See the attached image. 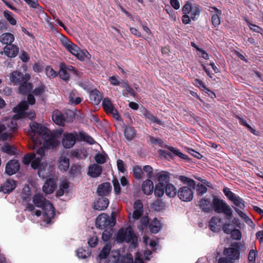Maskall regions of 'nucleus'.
Instances as JSON below:
<instances>
[{
  "label": "nucleus",
  "mask_w": 263,
  "mask_h": 263,
  "mask_svg": "<svg viewBox=\"0 0 263 263\" xmlns=\"http://www.w3.org/2000/svg\"><path fill=\"white\" fill-rule=\"evenodd\" d=\"M33 202L36 206L42 209L44 221L47 224L50 223L52 218L55 216L54 208L51 202L40 194L34 196Z\"/></svg>",
  "instance_id": "obj_1"
},
{
  "label": "nucleus",
  "mask_w": 263,
  "mask_h": 263,
  "mask_svg": "<svg viewBox=\"0 0 263 263\" xmlns=\"http://www.w3.org/2000/svg\"><path fill=\"white\" fill-rule=\"evenodd\" d=\"M29 126L30 130L28 131V134L31 137L35 148L42 145V138L47 137L50 130L46 127L35 122L30 123Z\"/></svg>",
  "instance_id": "obj_2"
},
{
  "label": "nucleus",
  "mask_w": 263,
  "mask_h": 263,
  "mask_svg": "<svg viewBox=\"0 0 263 263\" xmlns=\"http://www.w3.org/2000/svg\"><path fill=\"white\" fill-rule=\"evenodd\" d=\"M116 240L118 242L130 243L131 246L135 248L138 246V237L135 234L133 229L130 226L126 228H121L118 231Z\"/></svg>",
  "instance_id": "obj_3"
},
{
  "label": "nucleus",
  "mask_w": 263,
  "mask_h": 263,
  "mask_svg": "<svg viewBox=\"0 0 263 263\" xmlns=\"http://www.w3.org/2000/svg\"><path fill=\"white\" fill-rule=\"evenodd\" d=\"M223 192L228 199L235 205L234 209L239 216L245 220H246L247 215L240 210L245 208V201L239 196H236L235 194L233 193L230 189L227 187L223 188Z\"/></svg>",
  "instance_id": "obj_4"
},
{
  "label": "nucleus",
  "mask_w": 263,
  "mask_h": 263,
  "mask_svg": "<svg viewBox=\"0 0 263 263\" xmlns=\"http://www.w3.org/2000/svg\"><path fill=\"white\" fill-rule=\"evenodd\" d=\"M212 208L217 213H224L226 218L230 220L232 218V210L229 205L223 200L218 198L217 196L213 197Z\"/></svg>",
  "instance_id": "obj_5"
},
{
  "label": "nucleus",
  "mask_w": 263,
  "mask_h": 263,
  "mask_svg": "<svg viewBox=\"0 0 263 263\" xmlns=\"http://www.w3.org/2000/svg\"><path fill=\"white\" fill-rule=\"evenodd\" d=\"M64 47L72 54L76 56L77 58L80 61H84L87 58V55H90L88 52L86 50H81L77 45L73 43L68 40L63 41Z\"/></svg>",
  "instance_id": "obj_6"
},
{
  "label": "nucleus",
  "mask_w": 263,
  "mask_h": 263,
  "mask_svg": "<svg viewBox=\"0 0 263 263\" xmlns=\"http://www.w3.org/2000/svg\"><path fill=\"white\" fill-rule=\"evenodd\" d=\"M62 134V132H57L51 133L50 131L47 134V137L42 139V144L46 149H53L57 148L59 145L58 138Z\"/></svg>",
  "instance_id": "obj_7"
},
{
  "label": "nucleus",
  "mask_w": 263,
  "mask_h": 263,
  "mask_svg": "<svg viewBox=\"0 0 263 263\" xmlns=\"http://www.w3.org/2000/svg\"><path fill=\"white\" fill-rule=\"evenodd\" d=\"M116 222L115 218H110L107 214L102 213L97 217L96 226L100 229H105L109 227H114Z\"/></svg>",
  "instance_id": "obj_8"
},
{
  "label": "nucleus",
  "mask_w": 263,
  "mask_h": 263,
  "mask_svg": "<svg viewBox=\"0 0 263 263\" xmlns=\"http://www.w3.org/2000/svg\"><path fill=\"white\" fill-rule=\"evenodd\" d=\"M239 254L238 249L226 248L223 251L224 256L218 259V263H234V260L239 258Z\"/></svg>",
  "instance_id": "obj_9"
},
{
  "label": "nucleus",
  "mask_w": 263,
  "mask_h": 263,
  "mask_svg": "<svg viewBox=\"0 0 263 263\" xmlns=\"http://www.w3.org/2000/svg\"><path fill=\"white\" fill-rule=\"evenodd\" d=\"M192 187L183 186L180 187L177 193L178 197L182 201H191L193 198L194 190Z\"/></svg>",
  "instance_id": "obj_10"
},
{
  "label": "nucleus",
  "mask_w": 263,
  "mask_h": 263,
  "mask_svg": "<svg viewBox=\"0 0 263 263\" xmlns=\"http://www.w3.org/2000/svg\"><path fill=\"white\" fill-rule=\"evenodd\" d=\"M102 107L107 114L112 115L113 117L117 121H122V118L118 110L115 108L111 101L108 98L103 99Z\"/></svg>",
  "instance_id": "obj_11"
},
{
  "label": "nucleus",
  "mask_w": 263,
  "mask_h": 263,
  "mask_svg": "<svg viewBox=\"0 0 263 263\" xmlns=\"http://www.w3.org/2000/svg\"><path fill=\"white\" fill-rule=\"evenodd\" d=\"M78 136V134L75 133H65L63 135L62 139V144L64 147L66 148H71L76 143V137Z\"/></svg>",
  "instance_id": "obj_12"
},
{
  "label": "nucleus",
  "mask_w": 263,
  "mask_h": 263,
  "mask_svg": "<svg viewBox=\"0 0 263 263\" xmlns=\"http://www.w3.org/2000/svg\"><path fill=\"white\" fill-rule=\"evenodd\" d=\"M51 170L52 167L49 163L42 162L38 170L37 174L43 179H47L52 175Z\"/></svg>",
  "instance_id": "obj_13"
},
{
  "label": "nucleus",
  "mask_w": 263,
  "mask_h": 263,
  "mask_svg": "<svg viewBox=\"0 0 263 263\" xmlns=\"http://www.w3.org/2000/svg\"><path fill=\"white\" fill-rule=\"evenodd\" d=\"M134 211L132 217L134 220H138L143 214V204L140 199L136 200L133 204Z\"/></svg>",
  "instance_id": "obj_14"
},
{
  "label": "nucleus",
  "mask_w": 263,
  "mask_h": 263,
  "mask_svg": "<svg viewBox=\"0 0 263 263\" xmlns=\"http://www.w3.org/2000/svg\"><path fill=\"white\" fill-rule=\"evenodd\" d=\"M30 79V76L29 74H26V78L23 81L18 87V93L20 94H26L30 92L32 88V83L28 82Z\"/></svg>",
  "instance_id": "obj_15"
},
{
  "label": "nucleus",
  "mask_w": 263,
  "mask_h": 263,
  "mask_svg": "<svg viewBox=\"0 0 263 263\" xmlns=\"http://www.w3.org/2000/svg\"><path fill=\"white\" fill-rule=\"evenodd\" d=\"M26 74L24 75L20 71H14L10 74L9 79L14 85H19L25 80V78H26Z\"/></svg>",
  "instance_id": "obj_16"
},
{
  "label": "nucleus",
  "mask_w": 263,
  "mask_h": 263,
  "mask_svg": "<svg viewBox=\"0 0 263 263\" xmlns=\"http://www.w3.org/2000/svg\"><path fill=\"white\" fill-rule=\"evenodd\" d=\"M20 169V164L16 160L9 161L6 166L5 172L9 175L15 174Z\"/></svg>",
  "instance_id": "obj_17"
},
{
  "label": "nucleus",
  "mask_w": 263,
  "mask_h": 263,
  "mask_svg": "<svg viewBox=\"0 0 263 263\" xmlns=\"http://www.w3.org/2000/svg\"><path fill=\"white\" fill-rule=\"evenodd\" d=\"M108 199L101 196L93 202V208L94 210L98 211L104 210L108 207Z\"/></svg>",
  "instance_id": "obj_18"
},
{
  "label": "nucleus",
  "mask_w": 263,
  "mask_h": 263,
  "mask_svg": "<svg viewBox=\"0 0 263 263\" xmlns=\"http://www.w3.org/2000/svg\"><path fill=\"white\" fill-rule=\"evenodd\" d=\"M212 204V203L210 199L202 198L198 202V205L204 213H210L213 211Z\"/></svg>",
  "instance_id": "obj_19"
},
{
  "label": "nucleus",
  "mask_w": 263,
  "mask_h": 263,
  "mask_svg": "<svg viewBox=\"0 0 263 263\" xmlns=\"http://www.w3.org/2000/svg\"><path fill=\"white\" fill-rule=\"evenodd\" d=\"M16 182L12 179H8L4 185L0 186V192L4 193H9L11 192L16 187Z\"/></svg>",
  "instance_id": "obj_20"
},
{
  "label": "nucleus",
  "mask_w": 263,
  "mask_h": 263,
  "mask_svg": "<svg viewBox=\"0 0 263 263\" xmlns=\"http://www.w3.org/2000/svg\"><path fill=\"white\" fill-rule=\"evenodd\" d=\"M18 47L13 44L7 45L4 48L5 54L9 58L15 57L18 54Z\"/></svg>",
  "instance_id": "obj_21"
},
{
  "label": "nucleus",
  "mask_w": 263,
  "mask_h": 263,
  "mask_svg": "<svg viewBox=\"0 0 263 263\" xmlns=\"http://www.w3.org/2000/svg\"><path fill=\"white\" fill-rule=\"evenodd\" d=\"M221 219L216 216L212 217L209 222V227L211 231L218 232L220 230Z\"/></svg>",
  "instance_id": "obj_22"
},
{
  "label": "nucleus",
  "mask_w": 263,
  "mask_h": 263,
  "mask_svg": "<svg viewBox=\"0 0 263 263\" xmlns=\"http://www.w3.org/2000/svg\"><path fill=\"white\" fill-rule=\"evenodd\" d=\"M102 99L101 93L96 89L91 90L89 92V100L93 105H98Z\"/></svg>",
  "instance_id": "obj_23"
},
{
  "label": "nucleus",
  "mask_w": 263,
  "mask_h": 263,
  "mask_svg": "<svg viewBox=\"0 0 263 263\" xmlns=\"http://www.w3.org/2000/svg\"><path fill=\"white\" fill-rule=\"evenodd\" d=\"M111 190V186L109 182H104L100 184L97 188V193L99 196L107 195Z\"/></svg>",
  "instance_id": "obj_24"
},
{
  "label": "nucleus",
  "mask_w": 263,
  "mask_h": 263,
  "mask_svg": "<svg viewBox=\"0 0 263 263\" xmlns=\"http://www.w3.org/2000/svg\"><path fill=\"white\" fill-rule=\"evenodd\" d=\"M102 173V167L97 164H93L89 166L88 174L93 178H97Z\"/></svg>",
  "instance_id": "obj_25"
},
{
  "label": "nucleus",
  "mask_w": 263,
  "mask_h": 263,
  "mask_svg": "<svg viewBox=\"0 0 263 263\" xmlns=\"http://www.w3.org/2000/svg\"><path fill=\"white\" fill-rule=\"evenodd\" d=\"M142 190L143 192L147 195H151L154 191L153 182L150 179L145 180L142 185Z\"/></svg>",
  "instance_id": "obj_26"
},
{
  "label": "nucleus",
  "mask_w": 263,
  "mask_h": 263,
  "mask_svg": "<svg viewBox=\"0 0 263 263\" xmlns=\"http://www.w3.org/2000/svg\"><path fill=\"white\" fill-rule=\"evenodd\" d=\"M54 181L50 178L47 179L43 186V191L47 194H50L54 192Z\"/></svg>",
  "instance_id": "obj_27"
},
{
  "label": "nucleus",
  "mask_w": 263,
  "mask_h": 263,
  "mask_svg": "<svg viewBox=\"0 0 263 263\" xmlns=\"http://www.w3.org/2000/svg\"><path fill=\"white\" fill-rule=\"evenodd\" d=\"M170 175L171 174L167 172H161L158 173V184L165 186V184L170 183Z\"/></svg>",
  "instance_id": "obj_28"
},
{
  "label": "nucleus",
  "mask_w": 263,
  "mask_h": 263,
  "mask_svg": "<svg viewBox=\"0 0 263 263\" xmlns=\"http://www.w3.org/2000/svg\"><path fill=\"white\" fill-rule=\"evenodd\" d=\"M52 120L57 125H64L65 121V117L63 114L58 110L54 111L53 113Z\"/></svg>",
  "instance_id": "obj_29"
},
{
  "label": "nucleus",
  "mask_w": 263,
  "mask_h": 263,
  "mask_svg": "<svg viewBox=\"0 0 263 263\" xmlns=\"http://www.w3.org/2000/svg\"><path fill=\"white\" fill-rule=\"evenodd\" d=\"M124 134L125 138L127 140L130 141L135 137L136 135V130L133 127L128 125H125Z\"/></svg>",
  "instance_id": "obj_30"
},
{
  "label": "nucleus",
  "mask_w": 263,
  "mask_h": 263,
  "mask_svg": "<svg viewBox=\"0 0 263 263\" xmlns=\"http://www.w3.org/2000/svg\"><path fill=\"white\" fill-rule=\"evenodd\" d=\"M14 40V36L11 33H4L0 36V42L4 44L9 45Z\"/></svg>",
  "instance_id": "obj_31"
},
{
  "label": "nucleus",
  "mask_w": 263,
  "mask_h": 263,
  "mask_svg": "<svg viewBox=\"0 0 263 263\" xmlns=\"http://www.w3.org/2000/svg\"><path fill=\"white\" fill-rule=\"evenodd\" d=\"M149 229L152 233H157L161 229V224L159 220L157 218L149 224Z\"/></svg>",
  "instance_id": "obj_32"
},
{
  "label": "nucleus",
  "mask_w": 263,
  "mask_h": 263,
  "mask_svg": "<svg viewBox=\"0 0 263 263\" xmlns=\"http://www.w3.org/2000/svg\"><path fill=\"white\" fill-rule=\"evenodd\" d=\"M60 69L59 71V75L61 79L64 81H68L69 79V74L66 68V64L62 62L60 64Z\"/></svg>",
  "instance_id": "obj_33"
},
{
  "label": "nucleus",
  "mask_w": 263,
  "mask_h": 263,
  "mask_svg": "<svg viewBox=\"0 0 263 263\" xmlns=\"http://www.w3.org/2000/svg\"><path fill=\"white\" fill-rule=\"evenodd\" d=\"M165 193L166 195L170 197H174L177 193V191L175 186L172 183L165 184Z\"/></svg>",
  "instance_id": "obj_34"
},
{
  "label": "nucleus",
  "mask_w": 263,
  "mask_h": 263,
  "mask_svg": "<svg viewBox=\"0 0 263 263\" xmlns=\"http://www.w3.org/2000/svg\"><path fill=\"white\" fill-rule=\"evenodd\" d=\"M111 248V246L110 243H107L102 248L100 253L98 255V257L100 260L105 259L108 256L109 252L110 251Z\"/></svg>",
  "instance_id": "obj_35"
},
{
  "label": "nucleus",
  "mask_w": 263,
  "mask_h": 263,
  "mask_svg": "<svg viewBox=\"0 0 263 263\" xmlns=\"http://www.w3.org/2000/svg\"><path fill=\"white\" fill-rule=\"evenodd\" d=\"M69 101L71 104L77 105L80 104L82 99L80 97L77 96V91L75 90H71L68 95Z\"/></svg>",
  "instance_id": "obj_36"
},
{
  "label": "nucleus",
  "mask_w": 263,
  "mask_h": 263,
  "mask_svg": "<svg viewBox=\"0 0 263 263\" xmlns=\"http://www.w3.org/2000/svg\"><path fill=\"white\" fill-rule=\"evenodd\" d=\"M178 179L182 183L187 185L186 186L192 187V189L196 188V184L194 180L183 175L179 176Z\"/></svg>",
  "instance_id": "obj_37"
},
{
  "label": "nucleus",
  "mask_w": 263,
  "mask_h": 263,
  "mask_svg": "<svg viewBox=\"0 0 263 263\" xmlns=\"http://www.w3.org/2000/svg\"><path fill=\"white\" fill-rule=\"evenodd\" d=\"M114 227H109L108 228L104 229L102 234V239L104 242L109 241L113 235Z\"/></svg>",
  "instance_id": "obj_38"
},
{
  "label": "nucleus",
  "mask_w": 263,
  "mask_h": 263,
  "mask_svg": "<svg viewBox=\"0 0 263 263\" xmlns=\"http://www.w3.org/2000/svg\"><path fill=\"white\" fill-rule=\"evenodd\" d=\"M69 167V161L66 157H61L59 160V168L64 172H66Z\"/></svg>",
  "instance_id": "obj_39"
},
{
  "label": "nucleus",
  "mask_w": 263,
  "mask_h": 263,
  "mask_svg": "<svg viewBox=\"0 0 263 263\" xmlns=\"http://www.w3.org/2000/svg\"><path fill=\"white\" fill-rule=\"evenodd\" d=\"M144 116L148 122L150 123H156L158 125H162V121L159 119L158 118L153 116L152 114L149 112L148 111H146L144 114Z\"/></svg>",
  "instance_id": "obj_40"
},
{
  "label": "nucleus",
  "mask_w": 263,
  "mask_h": 263,
  "mask_svg": "<svg viewBox=\"0 0 263 263\" xmlns=\"http://www.w3.org/2000/svg\"><path fill=\"white\" fill-rule=\"evenodd\" d=\"M28 105L26 101H22L14 108V111L18 114H22L28 109Z\"/></svg>",
  "instance_id": "obj_41"
},
{
  "label": "nucleus",
  "mask_w": 263,
  "mask_h": 263,
  "mask_svg": "<svg viewBox=\"0 0 263 263\" xmlns=\"http://www.w3.org/2000/svg\"><path fill=\"white\" fill-rule=\"evenodd\" d=\"M71 155L74 158L79 159H85L88 156L86 151L82 149H75L71 153Z\"/></svg>",
  "instance_id": "obj_42"
},
{
  "label": "nucleus",
  "mask_w": 263,
  "mask_h": 263,
  "mask_svg": "<svg viewBox=\"0 0 263 263\" xmlns=\"http://www.w3.org/2000/svg\"><path fill=\"white\" fill-rule=\"evenodd\" d=\"M78 136L81 140L86 141L90 144H93L96 142L93 138L83 132H79Z\"/></svg>",
  "instance_id": "obj_43"
},
{
  "label": "nucleus",
  "mask_w": 263,
  "mask_h": 263,
  "mask_svg": "<svg viewBox=\"0 0 263 263\" xmlns=\"http://www.w3.org/2000/svg\"><path fill=\"white\" fill-rule=\"evenodd\" d=\"M165 147L167 148L174 155L177 156L182 159L187 160L189 159L186 155L183 154L177 148L168 146H165Z\"/></svg>",
  "instance_id": "obj_44"
},
{
  "label": "nucleus",
  "mask_w": 263,
  "mask_h": 263,
  "mask_svg": "<svg viewBox=\"0 0 263 263\" xmlns=\"http://www.w3.org/2000/svg\"><path fill=\"white\" fill-rule=\"evenodd\" d=\"M133 176L138 179H141L142 178L143 172L141 167L137 165H135L133 168Z\"/></svg>",
  "instance_id": "obj_45"
},
{
  "label": "nucleus",
  "mask_w": 263,
  "mask_h": 263,
  "mask_svg": "<svg viewBox=\"0 0 263 263\" xmlns=\"http://www.w3.org/2000/svg\"><path fill=\"white\" fill-rule=\"evenodd\" d=\"M154 195L158 197H161L165 193V187L161 184H157L156 185L154 190Z\"/></svg>",
  "instance_id": "obj_46"
},
{
  "label": "nucleus",
  "mask_w": 263,
  "mask_h": 263,
  "mask_svg": "<svg viewBox=\"0 0 263 263\" xmlns=\"http://www.w3.org/2000/svg\"><path fill=\"white\" fill-rule=\"evenodd\" d=\"M201 12L200 7L199 5H196L192 7L191 11V18L193 20H196L199 17Z\"/></svg>",
  "instance_id": "obj_47"
},
{
  "label": "nucleus",
  "mask_w": 263,
  "mask_h": 263,
  "mask_svg": "<svg viewBox=\"0 0 263 263\" xmlns=\"http://www.w3.org/2000/svg\"><path fill=\"white\" fill-rule=\"evenodd\" d=\"M91 253L88 251L84 250L83 248H79L77 250V256L80 258L85 259L89 257Z\"/></svg>",
  "instance_id": "obj_48"
},
{
  "label": "nucleus",
  "mask_w": 263,
  "mask_h": 263,
  "mask_svg": "<svg viewBox=\"0 0 263 263\" xmlns=\"http://www.w3.org/2000/svg\"><path fill=\"white\" fill-rule=\"evenodd\" d=\"M35 154L34 153H28L25 155L23 159V162L25 165H28L35 158Z\"/></svg>",
  "instance_id": "obj_49"
},
{
  "label": "nucleus",
  "mask_w": 263,
  "mask_h": 263,
  "mask_svg": "<svg viewBox=\"0 0 263 263\" xmlns=\"http://www.w3.org/2000/svg\"><path fill=\"white\" fill-rule=\"evenodd\" d=\"M193 84L194 85H195L196 86H197L199 88H200L201 90L204 91L206 93H207L206 91L212 92L211 91H210L209 89H208L206 87V86L204 84L203 82L202 81L200 80L199 79H195Z\"/></svg>",
  "instance_id": "obj_50"
},
{
  "label": "nucleus",
  "mask_w": 263,
  "mask_h": 263,
  "mask_svg": "<svg viewBox=\"0 0 263 263\" xmlns=\"http://www.w3.org/2000/svg\"><path fill=\"white\" fill-rule=\"evenodd\" d=\"M46 87L44 85L42 84L39 87H36L32 91V93L35 96H41L45 91Z\"/></svg>",
  "instance_id": "obj_51"
},
{
  "label": "nucleus",
  "mask_w": 263,
  "mask_h": 263,
  "mask_svg": "<svg viewBox=\"0 0 263 263\" xmlns=\"http://www.w3.org/2000/svg\"><path fill=\"white\" fill-rule=\"evenodd\" d=\"M4 16L12 25L16 24V21L13 17V13L10 11H6L4 13Z\"/></svg>",
  "instance_id": "obj_52"
},
{
  "label": "nucleus",
  "mask_w": 263,
  "mask_h": 263,
  "mask_svg": "<svg viewBox=\"0 0 263 263\" xmlns=\"http://www.w3.org/2000/svg\"><path fill=\"white\" fill-rule=\"evenodd\" d=\"M45 71L47 77L50 79L54 78L57 76L56 71L53 70L51 66H47L46 68Z\"/></svg>",
  "instance_id": "obj_53"
},
{
  "label": "nucleus",
  "mask_w": 263,
  "mask_h": 263,
  "mask_svg": "<svg viewBox=\"0 0 263 263\" xmlns=\"http://www.w3.org/2000/svg\"><path fill=\"white\" fill-rule=\"evenodd\" d=\"M98 242V237L97 236L93 234L88 239V244L90 247H95Z\"/></svg>",
  "instance_id": "obj_54"
},
{
  "label": "nucleus",
  "mask_w": 263,
  "mask_h": 263,
  "mask_svg": "<svg viewBox=\"0 0 263 263\" xmlns=\"http://www.w3.org/2000/svg\"><path fill=\"white\" fill-rule=\"evenodd\" d=\"M217 14H213L211 17V22L214 27H218L220 24V16Z\"/></svg>",
  "instance_id": "obj_55"
},
{
  "label": "nucleus",
  "mask_w": 263,
  "mask_h": 263,
  "mask_svg": "<svg viewBox=\"0 0 263 263\" xmlns=\"http://www.w3.org/2000/svg\"><path fill=\"white\" fill-rule=\"evenodd\" d=\"M143 171L146 173V176L148 179H151L153 178L154 173H153V167L150 165H145L143 167Z\"/></svg>",
  "instance_id": "obj_56"
},
{
  "label": "nucleus",
  "mask_w": 263,
  "mask_h": 263,
  "mask_svg": "<svg viewBox=\"0 0 263 263\" xmlns=\"http://www.w3.org/2000/svg\"><path fill=\"white\" fill-rule=\"evenodd\" d=\"M95 159L98 164H103L106 161V156L101 153L97 154L95 157Z\"/></svg>",
  "instance_id": "obj_57"
},
{
  "label": "nucleus",
  "mask_w": 263,
  "mask_h": 263,
  "mask_svg": "<svg viewBox=\"0 0 263 263\" xmlns=\"http://www.w3.org/2000/svg\"><path fill=\"white\" fill-rule=\"evenodd\" d=\"M196 191L197 195L201 196L203 194L206 192L207 188L204 185L198 183L197 184V189Z\"/></svg>",
  "instance_id": "obj_58"
},
{
  "label": "nucleus",
  "mask_w": 263,
  "mask_h": 263,
  "mask_svg": "<svg viewBox=\"0 0 263 263\" xmlns=\"http://www.w3.org/2000/svg\"><path fill=\"white\" fill-rule=\"evenodd\" d=\"M230 234L232 238L235 240H240L241 238V232L238 229H233Z\"/></svg>",
  "instance_id": "obj_59"
},
{
  "label": "nucleus",
  "mask_w": 263,
  "mask_h": 263,
  "mask_svg": "<svg viewBox=\"0 0 263 263\" xmlns=\"http://www.w3.org/2000/svg\"><path fill=\"white\" fill-rule=\"evenodd\" d=\"M41 157H36L34 158L31 163V166L33 169H39L42 163H41Z\"/></svg>",
  "instance_id": "obj_60"
},
{
  "label": "nucleus",
  "mask_w": 263,
  "mask_h": 263,
  "mask_svg": "<svg viewBox=\"0 0 263 263\" xmlns=\"http://www.w3.org/2000/svg\"><path fill=\"white\" fill-rule=\"evenodd\" d=\"M112 184L114 185V191L116 194L119 195L121 192V187L119 182L117 178L112 180Z\"/></svg>",
  "instance_id": "obj_61"
},
{
  "label": "nucleus",
  "mask_w": 263,
  "mask_h": 263,
  "mask_svg": "<svg viewBox=\"0 0 263 263\" xmlns=\"http://www.w3.org/2000/svg\"><path fill=\"white\" fill-rule=\"evenodd\" d=\"M257 254V251L254 250V249H252L250 251L249 255L248 256V259L250 262L254 263L255 262Z\"/></svg>",
  "instance_id": "obj_62"
},
{
  "label": "nucleus",
  "mask_w": 263,
  "mask_h": 263,
  "mask_svg": "<svg viewBox=\"0 0 263 263\" xmlns=\"http://www.w3.org/2000/svg\"><path fill=\"white\" fill-rule=\"evenodd\" d=\"M233 226L231 223H226L222 226L223 231L227 234H230L233 230Z\"/></svg>",
  "instance_id": "obj_63"
},
{
  "label": "nucleus",
  "mask_w": 263,
  "mask_h": 263,
  "mask_svg": "<svg viewBox=\"0 0 263 263\" xmlns=\"http://www.w3.org/2000/svg\"><path fill=\"white\" fill-rule=\"evenodd\" d=\"M192 4L189 3L187 2L185 3V4L183 6V7L182 8V11L183 14H188L190 13L191 11L192 10Z\"/></svg>",
  "instance_id": "obj_64"
}]
</instances>
